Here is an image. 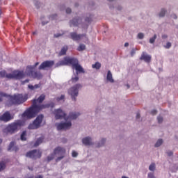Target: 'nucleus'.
<instances>
[{
  "label": "nucleus",
  "instance_id": "obj_29",
  "mask_svg": "<svg viewBox=\"0 0 178 178\" xmlns=\"http://www.w3.org/2000/svg\"><path fill=\"white\" fill-rule=\"evenodd\" d=\"M9 74H6V71H1L0 72V77H6L8 79V75Z\"/></svg>",
  "mask_w": 178,
  "mask_h": 178
},
{
  "label": "nucleus",
  "instance_id": "obj_7",
  "mask_svg": "<svg viewBox=\"0 0 178 178\" xmlns=\"http://www.w3.org/2000/svg\"><path fill=\"white\" fill-rule=\"evenodd\" d=\"M44 119L43 115H38L36 119L33 121L32 124H30L28 127V129L30 130H34L35 129H38L40 126H41V123H42V120Z\"/></svg>",
  "mask_w": 178,
  "mask_h": 178
},
{
  "label": "nucleus",
  "instance_id": "obj_41",
  "mask_svg": "<svg viewBox=\"0 0 178 178\" xmlns=\"http://www.w3.org/2000/svg\"><path fill=\"white\" fill-rule=\"evenodd\" d=\"M85 20H86V22H87V23H91L92 18H91V17H86Z\"/></svg>",
  "mask_w": 178,
  "mask_h": 178
},
{
  "label": "nucleus",
  "instance_id": "obj_21",
  "mask_svg": "<svg viewBox=\"0 0 178 178\" xmlns=\"http://www.w3.org/2000/svg\"><path fill=\"white\" fill-rule=\"evenodd\" d=\"M106 80H107V81H109L110 83L115 82V80H113V78L112 76V72H111L110 70H108L107 72Z\"/></svg>",
  "mask_w": 178,
  "mask_h": 178
},
{
  "label": "nucleus",
  "instance_id": "obj_51",
  "mask_svg": "<svg viewBox=\"0 0 178 178\" xmlns=\"http://www.w3.org/2000/svg\"><path fill=\"white\" fill-rule=\"evenodd\" d=\"M106 141V139H102V144H104Z\"/></svg>",
  "mask_w": 178,
  "mask_h": 178
},
{
  "label": "nucleus",
  "instance_id": "obj_27",
  "mask_svg": "<svg viewBox=\"0 0 178 178\" xmlns=\"http://www.w3.org/2000/svg\"><path fill=\"white\" fill-rule=\"evenodd\" d=\"M85 49H86V44H80L77 48V51H79V52H81V51H84Z\"/></svg>",
  "mask_w": 178,
  "mask_h": 178
},
{
  "label": "nucleus",
  "instance_id": "obj_58",
  "mask_svg": "<svg viewBox=\"0 0 178 178\" xmlns=\"http://www.w3.org/2000/svg\"><path fill=\"white\" fill-rule=\"evenodd\" d=\"M38 63H35V66H38Z\"/></svg>",
  "mask_w": 178,
  "mask_h": 178
},
{
  "label": "nucleus",
  "instance_id": "obj_10",
  "mask_svg": "<svg viewBox=\"0 0 178 178\" xmlns=\"http://www.w3.org/2000/svg\"><path fill=\"white\" fill-rule=\"evenodd\" d=\"M42 155V152H40L38 149H34L29 151L26 153V156L27 158H31V159H38L41 158Z\"/></svg>",
  "mask_w": 178,
  "mask_h": 178
},
{
  "label": "nucleus",
  "instance_id": "obj_36",
  "mask_svg": "<svg viewBox=\"0 0 178 178\" xmlns=\"http://www.w3.org/2000/svg\"><path fill=\"white\" fill-rule=\"evenodd\" d=\"M138 38H139V40H143V38H144V33H139L138 34Z\"/></svg>",
  "mask_w": 178,
  "mask_h": 178
},
{
  "label": "nucleus",
  "instance_id": "obj_48",
  "mask_svg": "<svg viewBox=\"0 0 178 178\" xmlns=\"http://www.w3.org/2000/svg\"><path fill=\"white\" fill-rule=\"evenodd\" d=\"M29 81H30V80L26 79V80L22 81V84H26V83H29Z\"/></svg>",
  "mask_w": 178,
  "mask_h": 178
},
{
  "label": "nucleus",
  "instance_id": "obj_19",
  "mask_svg": "<svg viewBox=\"0 0 178 178\" xmlns=\"http://www.w3.org/2000/svg\"><path fill=\"white\" fill-rule=\"evenodd\" d=\"M82 22V19L81 17L74 18L71 21V24L72 26H79Z\"/></svg>",
  "mask_w": 178,
  "mask_h": 178
},
{
  "label": "nucleus",
  "instance_id": "obj_24",
  "mask_svg": "<svg viewBox=\"0 0 178 178\" xmlns=\"http://www.w3.org/2000/svg\"><path fill=\"white\" fill-rule=\"evenodd\" d=\"M41 87V84H35V86L33 85H28V88L31 90V91H34V90H37L38 88H40Z\"/></svg>",
  "mask_w": 178,
  "mask_h": 178
},
{
  "label": "nucleus",
  "instance_id": "obj_25",
  "mask_svg": "<svg viewBox=\"0 0 178 178\" xmlns=\"http://www.w3.org/2000/svg\"><path fill=\"white\" fill-rule=\"evenodd\" d=\"M42 141H44V138H38V140H36V142L34 144V147H38V145H40V144H42Z\"/></svg>",
  "mask_w": 178,
  "mask_h": 178
},
{
  "label": "nucleus",
  "instance_id": "obj_53",
  "mask_svg": "<svg viewBox=\"0 0 178 178\" xmlns=\"http://www.w3.org/2000/svg\"><path fill=\"white\" fill-rule=\"evenodd\" d=\"M35 178H43L42 175H38Z\"/></svg>",
  "mask_w": 178,
  "mask_h": 178
},
{
  "label": "nucleus",
  "instance_id": "obj_39",
  "mask_svg": "<svg viewBox=\"0 0 178 178\" xmlns=\"http://www.w3.org/2000/svg\"><path fill=\"white\" fill-rule=\"evenodd\" d=\"M147 178H155V175H154V173L150 172L148 174Z\"/></svg>",
  "mask_w": 178,
  "mask_h": 178
},
{
  "label": "nucleus",
  "instance_id": "obj_2",
  "mask_svg": "<svg viewBox=\"0 0 178 178\" xmlns=\"http://www.w3.org/2000/svg\"><path fill=\"white\" fill-rule=\"evenodd\" d=\"M47 106L44 104H36L35 100L33 101L32 106L24 112L22 114L23 118H26V119H33L37 116V113L42 111V109H45Z\"/></svg>",
  "mask_w": 178,
  "mask_h": 178
},
{
  "label": "nucleus",
  "instance_id": "obj_16",
  "mask_svg": "<svg viewBox=\"0 0 178 178\" xmlns=\"http://www.w3.org/2000/svg\"><path fill=\"white\" fill-rule=\"evenodd\" d=\"M152 57L151 56L148 54H145V53L142 54L140 60H144V62H146V63H149L151 62Z\"/></svg>",
  "mask_w": 178,
  "mask_h": 178
},
{
  "label": "nucleus",
  "instance_id": "obj_56",
  "mask_svg": "<svg viewBox=\"0 0 178 178\" xmlns=\"http://www.w3.org/2000/svg\"><path fill=\"white\" fill-rule=\"evenodd\" d=\"M2 139L1 138H0V144H2Z\"/></svg>",
  "mask_w": 178,
  "mask_h": 178
},
{
  "label": "nucleus",
  "instance_id": "obj_32",
  "mask_svg": "<svg viewBox=\"0 0 178 178\" xmlns=\"http://www.w3.org/2000/svg\"><path fill=\"white\" fill-rule=\"evenodd\" d=\"M166 13V10L165 9H162L159 13V17H163Z\"/></svg>",
  "mask_w": 178,
  "mask_h": 178
},
{
  "label": "nucleus",
  "instance_id": "obj_55",
  "mask_svg": "<svg viewBox=\"0 0 178 178\" xmlns=\"http://www.w3.org/2000/svg\"><path fill=\"white\" fill-rule=\"evenodd\" d=\"M47 22L44 23V22H42V26H45V24H47Z\"/></svg>",
  "mask_w": 178,
  "mask_h": 178
},
{
  "label": "nucleus",
  "instance_id": "obj_31",
  "mask_svg": "<svg viewBox=\"0 0 178 178\" xmlns=\"http://www.w3.org/2000/svg\"><path fill=\"white\" fill-rule=\"evenodd\" d=\"M5 168H6V165H5V163H0V172H2V170H3Z\"/></svg>",
  "mask_w": 178,
  "mask_h": 178
},
{
  "label": "nucleus",
  "instance_id": "obj_12",
  "mask_svg": "<svg viewBox=\"0 0 178 178\" xmlns=\"http://www.w3.org/2000/svg\"><path fill=\"white\" fill-rule=\"evenodd\" d=\"M55 65V62L54 60H46L41 63L39 66V70H45V69L51 68L52 66Z\"/></svg>",
  "mask_w": 178,
  "mask_h": 178
},
{
  "label": "nucleus",
  "instance_id": "obj_26",
  "mask_svg": "<svg viewBox=\"0 0 178 178\" xmlns=\"http://www.w3.org/2000/svg\"><path fill=\"white\" fill-rule=\"evenodd\" d=\"M92 69H96L97 70H99V69H101V63L99 62H96L95 64L92 65Z\"/></svg>",
  "mask_w": 178,
  "mask_h": 178
},
{
  "label": "nucleus",
  "instance_id": "obj_13",
  "mask_svg": "<svg viewBox=\"0 0 178 178\" xmlns=\"http://www.w3.org/2000/svg\"><path fill=\"white\" fill-rule=\"evenodd\" d=\"M12 119H13V118L9 111H6L3 115H0V122L8 123V122H10Z\"/></svg>",
  "mask_w": 178,
  "mask_h": 178
},
{
  "label": "nucleus",
  "instance_id": "obj_57",
  "mask_svg": "<svg viewBox=\"0 0 178 178\" xmlns=\"http://www.w3.org/2000/svg\"><path fill=\"white\" fill-rule=\"evenodd\" d=\"M2 152V147L0 146V153Z\"/></svg>",
  "mask_w": 178,
  "mask_h": 178
},
{
  "label": "nucleus",
  "instance_id": "obj_52",
  "mask_svg": "<svg viewBox=\"0 0 178 178\" xmlns=\"http://www.w3.org/2000/svg\"><path fill=\"white\" fill-rule=\"evenodd\" d=\"M172 17H173V19H177V16L175 14L172 15Z\"/></svg>",
  "mask_w": 178,
  "mask_h": 178
},
{
  "label": "nucleus",
  "instance_id": "obj_35",
  "mask_svg": "<svg viewBox=\"0 0 178 178\" xmlns=\"http://www.w3.org/2000/svg\"><path fill=\"white\" fill-rule=\"evenodd\" d=\"M71 81L72 83H77L79 81V76H76L75 77H72Z\"/></svg>",
  "mask_w": 178,
  "mask_h": 178
},
{
  "label": "nucleus",
  "instance_id": "obj_23",
  "mask_svg": "<svg viewBox=\"0 0 178 178\" xmlns=\"http://www.w3.org/2000/svg\"><path fill=\"white\" fill-rule=\"evenodd\" d=\"M45 99V95L42 94L37 99H33V101H35L36 105L37 102H39V104H42V102Z\"/></svg>",
  "mask_w": 178,
  "mask_h": 178
},
{
  "label": "nucleus",
  "instance_id": "obj_11",
  "mask_svg": "<svg viewBox=\"0 0 178 178\" xmlns=\"http://www.w3.org/2000/svg\"><path fill=\"white\" fill-rule=\"evenodd\" d=\"M70 35V38L73 40V41H80L82 38H85L86 41H88V38H87V35L86 33L77 34L76 32H72Z\"/></svg>",
  "mask_w": 178,
  "mask_h": 178
},
{
  "label": "nucleus",
  "instance_id": "obj_43",
  "mask_svg": "<svg viewBox=\"0 0 178 178\" xmlns=\"http://www.w3.org/2000/svg\"><path fill=\"white\" fill-rule=\"evenodd\" d=\"M158 113V111L156 110H153L151 111L152 115H156Z\"/></svg>",
  "mask_w": 178,
  "mask_h": 178
},
{
  "label": "nucleus",
  "instance_id": "obj_6",
  "mask_svg": "<svg viewBox=\"0 0 178 178\" xmlns=\"http://www.w3.org/2000/svg\"><path fill=\"white\" fill-rule=\"evenodd\" d=\"M22 124H23V122L20 120H17L8 124L6 130H7L10 134H13L22 127Z\"/></svg>",
  "mask_w": 178,
  "mask_h": 178
},
{
  "label": "nucleus",
  "instance_id": "obj_59",
  "mask_svg": "<svg viewBox=\"0 0 178 178\" xmlns=\"http://www.w3.org/2000/svg\"><path fill=\"white\" fill-rule=\"evenodd\" d=\"M127 88H130V85H127Z\"/></svg>",
  "mask_w": 178,
  "mask_h": 178
},
{
  "label": "nucleus",
  "instance_id": "obj_17",
  "mask_svg": "<svg viewBox=\"0 0 178 178\" xmlns=\"http://www.w3.org/2000/svg\"><path fill=\"white\" fill-rule=\"evenodd\" d=\"M8 151H15L17 152L19 151V147L15 146V142H11L8 146Z\"/></svg>",
  "mask_w": 178,
  "mask_h": 178
},
{
  "label": "nucleus",
  "instance_id": "obj_49",
  "mask_svg": "<svg viewBox=\"0 0 178 178\" xmlns=\"http://www.w3.org/2000/svg\"><path fill=\"white\" fill-rule=\"evenodd\" d=\"M162 38H163V39L168 38V35H163Z\"/></svg>",
  "mask_w": 178,
  "mask_h": 178
},
{
  "label": "nucleus",
  "instance_id": "obj_50",
  "mask_svg": "<svg viewBox=\"0 0 178 178\" xmlns=\"http://www.w3.org/2000/svg\"><path fill=\"white\" fill-rule=\"evenodd\" d=\"M136 119H140V113L136 114Z\"/></svg>",
  "mask_w": 178,
  "mask_h": 178
},
{
  "label": "nucleus",
  "instance_id": "obj_33",
  "mask_svg": "<svg viewBox=\"0 0 178 178\" xmlns=\"http://www.w3.org/2000/svg\"><path fill=\"white\" fill-rule=\"evenodd\" d=\"M155 40H156V34H154V37L149 39L150 44H154V42H155Z\"/></svg>",
  "mask_w": 178,
  "mask_h": 178
},
{
  "label": "nucleus",
  "instance_id": "obj_44",
  "mask_svg": "<svg viewBox=\"0 0 178 178\" xmlns=\"http://www.w3.org/2000/svg\"><path fill=\"white\" fill-rule=\"evenodd\" d=\"M167 155H168V156H172V155H173V152H172V151L168 152Z\"/></svg>",
  "mask_w": 178,
  "mask_h": 178
},
{
  "label": "nucleus",
  "instance_id": "obj_34",
  "mask_svg": "<svg viewBox=\"0 0 178 178\" xmlns=\"http://www.w3.org/2000/svg\"><path fill=\"white\" fill-rule=\"evenodd\" d=\"M149 170H151L152 172H154L155 170V163H152L149 167Z\"/></svg>",
  "mask_w": 178,
  "mask_h": 178
},
{
  "label": "nucleus",
  "instance_id": "obj_18",
  "mask_svg": "<svg viewBox=\"0 0 178 178\" xmlns=\"http://www.w3.org/2000/svg\"><path fill=\"white\" fill-rule=\"evenodd\" d=\"M82 143L84 145H92V142H91V138L86 137L82 139Z\"/></svg>",
  "mask_w": 178,
  "mask_h": 178
},
{
  "label": "nucleus",
  "instance_id": "obj_30",
  "mask_svg": "<svg viewBox=\"0 0 178 178\" xmlns=\"http://www.w3.org/2000/svg\"><path fill=\"white\" fill-rule=\"evenodd\" d=\"M26 131H24L22 132V134H21V140H22V141H26Z\"/></svg>",
  "mask_w": 178,
  "mask_h": 178
},
{
  "label": "nucleus",
  "instance_id": "obj_22",
  "mask_svg": "<svg viewBox=\"0 0 178 178\" xmlns=\"http://www.w3.org/2000/svg\"><path fill=\"white\" fill-rule=\"evenodd\" d=\"M67 49H69V47L67 46H64L60 51L59 52V56H63V55H66V52H67Z\"/></svg>",
  "mask_w": 178,
  "mask_h": 178
},
{
  "label": "nucleus",
  "instance_id": "obj_14",
  "mask_svg": "<svg viewBox=\"0 0 178 178\" xmlns=\"http://www.w3.org/2000/svg\"><path fill=\"white\" fill-rule=\"evenodd\" d=\"M57 130H67L70 127H72V122H63L56 124Z\"/></svg>",
  "mask_w": 178,
  "mask_h": 178
},
{
  "label": "nucleus",
  "instance_id": "obj_64",
  "mask_svg": "<svg viewBox=\"0 0 178 178\" xmlns=\"http://www.w3.org/2000/svg\"><path fill=\"white\" fill-rule=\"evenodd\" d=\"M99 147H101V145H99Z\"/></svg>",
  "mask_w": 178,
  "mask_h": 178
},
{
  "label": "nucleus",
  "instance_id": "obj_60",
  "mask_svg": "<svg viewBox=\"0 0 178 178\" xmlns=\"http://www.w3.org/2000/svg\"><path fill=\"white\" fill-rule=\"evenodd\" d=\"M2 15V10H0V16Z\"/></svg>",
  "mask_w": 178,
  "mask_h": 178
},
{
  "label": "nucleus",
  "instance_id": "obj_40",
  "mask_svg": "<svg viewBox=\"0 0 178 178\" xmlns=\"http://www.w3.org/2000/svg\"><path fill=\"white\" fill-rule=\"evenodd\" d=\"M58 101H62V99H65V95H62L60 97H57Z\"/></svg>",
  "mask_w": 178,
  "mask_h": 178
},
{
  "label": "nucleus",
  "instance_id": "obj_5",
  "mask_svg": "<svg viewBox=\"0 0 178 178\" xmlns=\"http://www.w3.org/2000/svg\"><path fill=\"white\" fill-rule=\"evenodd\" d=\"M79 63V60L76 58L65 57L63 60L56 63V67L66 66L67 65H72V67Z\"/></svg>",
  "mask_w": 178,
  "mask_h": 178
},
{
  "label": "nucleus",
  "instance_id": "obj_62",
  "mask_svg": "<svg viewBox=\"0 0 178 178\" xmlns=\"http://www.w3.org/2000/svg\"><path fill=\"white\" fill-rule=\"evenodd\" d=\"M75 6H79V5H77V4H75Z\"/></svg>",
  "mask_w": 178,
  "mask_h": 178
},
{
  "label": "nucleus",
  "instance_id": "obj_9",
  "mask_svg": "<svg viewBox=\"0 0 178 178\" xmlns=\"http://www.w3.org/2000/svg\"><path fill=\"white\" fill-rule=\"evenodd\" d=\"M79 88H81V86L80 84H76L74 86L69 89L68 94L71 95L72 101H76V97L79 95Z\"/></svg>",
  "mask_w": 178,
  "mask_h": 178
},
{
  "label": "nucleus",
  "instance_id": "obj_37",
  "mask_svg": "<svg viewBox=\"0 0 178 178\" xmlns=\"http://www.w3.org/2000/svg\"><path fill=\"white\" fill-rule=\"evenodd\" d=\"M79 155V153H77L76 151H72V156L73 158H76Z\"/></svg>",
  "mask_w": 178,
  "mask_h": 178
},
{
  "label": "nucleus",
  "instance_id": "obj_61",
  "mask_svg": "<svg viewBox=\"0 0 178 178\" xmlns=\"http://www.w3.org/2000/svg\"><path fill=\"white\" fill-rule=\"evenodd\" d=\"M108 1H109L110 2H112V1H113V0H108Z\"/></svg>",
  "mask_w": 178,
  "mask_h": 178
},
{
  "label": "nucleus",
  "instance_id": "obj_54",
  "mask_svg": "<svg viewBox=\"0 0 178 178\" xmlns=\"http://www.w3.org/2000/svg\"><path fill=\"white\" fill-rule=\"evenodd\" d=\"M124 47H129V42H126V43L124 44Z\"/></svg>",
  "mask_w": 178,
  "mask_h": 178
},
{
  "label": "nucleus",
  "instance_id": "obj_4",
  "mask_svg": "<svg viewBox=\"0 0 178 178\" xmlns=\"http://www.w3.org/2000/svg\"><path fill=\"white\" fill-rule=\"evenodd\" d=\"M65 154H66V149L61 147H57L54 150V154L47 156V162H51L55 158V155H61L56 159V162H59L65 158Z\"/></svg>",
  "mask_w": 178,
  "mask_h": 178
},
{
  "label": "nucleus",
  "instance_id": "obj_47",
  "mask_svg": "<svg viewBox=\"0 0 178 178\" xmlns=\"http://www.w3.org/2000/svg\"><path fill=\"white\" fill-rule=\"evenodd\" d=\"M60 36H62V34H60V33H58V34H55V35H54V37H55L56 38H58V37H60Z\"/></svg>",
  "mask_w": 178,
  "mask_h": 178
},
{
  "label": "nucleus",
  "instance_id": "obj_15",
  "mask_svg": "<svg viewBox=\"0 0 178 178\" xmlns=\"http://www.w3.org/2000/svg\"><path fill=\"white\" fill-rule=\"evenodd\" d=\"M28 74L31 77H33V79H38V80L42 79V74H41V72L33 71V68H30V72H28Z\"/></svg>",
  "mask_w": 178,
  "mask_h": 178
},
{
  "label": "nucleus",
  "instance_id": "obj_28",
  "mask_svg": "<svg viewBox=\"0 0 178 178\" xmlns=\"http://www.w3.org/2000/svg\"><path fill=\"white\" fill-rule=\"evenodd\" d=\"M163 143V140H162V139H159L156 143V144L154 145V147L158 148V147H161V145H162Z\"/></svg>",
  "mask_w": 178,
  "mask_h": 178
},
{
  "label": "nucleus",
  "instance_id": "obj_42",
  "mask_svg": "<svg viewBox=\"0 0 178 178\" xmlns=\"http://www.w3.org/2000/svg\"><path fill=\"white\" fill-rule=\"evenodd\" d=\"M170 47H172V43L170 42H167L165 48H167L168 49H169V48H170Z\"/></svg>",
  "mask_w": 178,
  "mask_h": 178
},
{
  "label": "nucleus",
  "instance_id": "obj_38",
  "mask_svg": "<svg viewBox=\"0 0 178 178\" xmlns=\"http://www.w3.org/2000/svg\"><path fill=\"white\" fill-rule=\"evenodd\" d=\"M157 120L159 123H162V122H163V118H162L161 116H159L157 118Z\"/></svg>",
  "mask_w": 178,
  "mask_h": 178
},
{
  "label": "nucleus",
  "instance_id": "obj_63",
  "mask_svg": "<svg viewBox=\"0 0 178 178\" xmlns=\"http://www.w3.org/2000/svg\"><path fill=\"white\" fill-rule=\"evenodd\" d=\"M36 8H38V6H36Z\"/></svg>",
  "mask_w": 178,
  "mask_h": 178
},
{
  "label": "nucleus",
  "instance_id": "obj_1",
  "mask_svg": "<svg viewBox=\"0 0 178 178\" xmlns=\"http://www.w3.org/2000/svg\"><path fill=\"white\" fill-rule=\"evenodd\" d=\"M3 98H7L6 106H13V105H20L26 102L29 99L27 95L15 94L14 95H8L4 92L0 91V102L3 101Z\"/></svg>",
  "mask_w": 178,
  "mask_h": 178
},
{
  "label": "nucleus",
  "instance_id": "obj_8",
  "mask_svg": "<svg viewBox=\"0 0 178 178\" xmlns=\"http://www.w3.org/2000/svg\"><path fill=\"white\" fill-rule=\"evenodd\" d=\"M24 77V72L23 71H14L7 75V79L14 80H22Z\"/></svg>",
  "mask_w": 178,
  "mask_h": 178
},
{
  "label": "nucleus",
  "instance_id": "obj_3",
  "mask_svg": "<svg viewBox=\"0 0 178 178\" xmlns=\"http://www.w3.org/2000/svg\"><path fill=\"white\" fill-rule=\"evenodd\" d=\"M54 115L56 120L58 119H65V120H69V119H71L72 120H74V119H77V118H79L80 113L71 112L68 117L66 118V113L62 111V109L58 108L54 111Z\"/></svg>",
  "mask_w": 178,
  "mask_h": 178
},
{
  "label": "nucleus",
  "instance_id": "obj_46",
  "mask_svg": "<svg viewBox=\"0 0 178 178\" xmlns=\"http://www.w3.org/2000/svg\"><path fill=\"white\" fill-rule=\"evenodd\" d=\"M136 54V51L134 49L131 50V56H134V54Z\"/></svg>",
  "mask_w": 178,
  "mask_h": 178
},
{
  "label": "nucleus",
  "instance_id": "obj_45",
  "mask_svg": "<svg viewBox=\"0 0 178 178\" xmlns=\"http://www.w3.org/2000/svg\"><path fill=\"white\" fill-rule=\"evenodd\" d=\"M66 13H67V14L72 13V9H70V8H67V9H66Z\"/></svg>",
  "mask_w": 178,
  "mask_h": 178
},
{
  "label": "nucleus",
  "instance_id": "obj_20",
  "mask_svg": "<svg viewBox=\"0 0 178 178\" xmlns=\"http://www.w3.org/2000/svg\"><path fill=\"white\" fill-rule=\"evenodd\" d=\"M73 69H75V70L79 73H85L84 69H83V67H81L79 63L73 67Z\"/></svg>",
  "mask_w": 178,
  "mask_h": 178
}]
</instances>
